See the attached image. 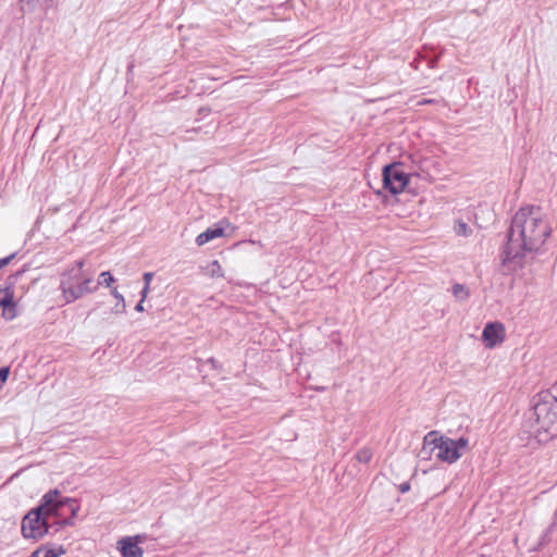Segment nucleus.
<instances>
[{"label":"nucleus","mask_w":557,"mask_h":557,"mask_svg":"<svg viewBox=\"0 0 557 557\" xmlns=\"http://www.w3.org/2000/svg\"><path fill=\"white\" fill-rule=\"evenodd\" d=\"M78 506L71 498H62L57 490L49 491L42 496L41 504L32 509L22 520L21 532L25 539L39 540L48 533V519L51 516L66 520L69 512L74 518Z\"/></svg>","instance_id":"1"},{"label":"nucleus","mask_w":557,"mask_h":557,"mask_svg":"<svg viewBox=\"0 0 557 557\" xmlns=\"http://www.w3.org/2000/svg\"><path fill=\"white\" fill-rule=\"evenodd\" d=\"M550 234V228L544 220L539 207L529 206L520 208L513 218L511 235H518L524 250H536Z\"/></svg>","instance_id":"2"},{"label":"nucleus","mask_w":557,"mask_h":557,"mask_svg":"<svg viewBox=\"0 0 557 557\" xmlns=\"http://www.w3.org/2000/svg\"><path fill=\"white\" fill-rule=\"evenodd\" d=\"M469 449V440L459 437L454 440L442 435L438 431H431L423 437L422 453L442 462L451 465L457 462L463 454Z\"/></svg>","instance_id":"3"},{"label":"nucleus","mask_w":557,"mask_h":557,"mask_svg":"<svg viewBox=\"0 0 557 557\" xmlns=\"http://www.w3.org/2000/svg\"><path fill=\"white\" fill-rule=\"evenodd\" d=\"M529 431L539 443H547L557 434V399H539L529 418Z\"/></svg>","instance_id":"4"},{"label":"nucleus","mask_w":557,"mask_h":557,"mask_svg":"<svg viewBox=\"0 0 557 557\" xmlns=\"http://www.w3.org/2000/svg\"><path fill=\"white\" fill-rule=\"evenodd\" d=\"M60 288L66 304H71L86 294L97 292L92 273L84 270L83 260L75 262L62 274Z\"/></svg>","instance_id":"5"},{"label":"nucleus","mask_w":557,"mask_h":557,"mask_svg":"<svg viewBox=\"0 0 557 557\" xmlns=\"http://www.w3.org/2000/svg\"><path fill=\"white\" fill-rule=\"evenodd\" d=\"M383 187L393 195L401 194L410 182L399 163L385 165L382 172Z\"/></svg>","instance_id":"6"},{"label":"nucleus","mask_w":557,"mask_h":557,"mask_svg":"<svg viewBox=\"0 0 557 557\" xmlns=\"http://www.w3.org/2000/svg\"><path fill=\"white\" fill-rule=\"evenodd\" d=\"M506 338V329L500 322L487 323L482 332V339L485 347L494 348L502 344Z\"/></svg>","instance_id":"7"},{"label":"nucleus","mask_w":557,"mask_h":557,"mask_svg":"<svg viewBox=\"0 0 557 557\" xmlns=\"http://www.w3.org/2000/svg\"><path fill=\"white\" fill-rule=\"evenodd\" d=\"M0 307L2 308V317L5 320H13L16 318L17 311L13 286L0 287Z\"/></svg>","instance_id":"8"},{"label":"nucleus","mask_w":557,"mask_h":557,"mask_svg":"<svg viewBox=\"0 0 557 557\" xmlns=\"http://www.w3.org/2000/svg\"><path fill=\"white\" fill-rule=\"evenodd\" d=\"M223 225L230 226L231 223L227 220H222L214 227L207 228L205 232L197 235L196 244L199 247H201V246L206 245L207 243H209L210 240L225 236V230H224Z\"/></svg>","instance_id":"9"},{"label":"nucleus","mask_w":557,"mask_h":557,"mask_svg":"<svg viewBox=\"0 0 557 557\" xmlns=\"http://www.w3.org/2000/svg\"><path fill=\"white\" fill-rule=\"evenodd\" d=\"M119 548L124 557H141L144 553L143 548L138 546V542L132 537L119 541Z\"/></svg>","instance_id":"10"},{"label":"nucleus","mask_w":557,"mask_h":557,"mask_svg":"<svg viewBox=\"0 0 557 557\" xmlns=\"http://www.w3.org/2000/svg\"><path fill=\"white\" fill-rule=\"evenodd\" d=\"M65 550L62 547H48V546H40L38 549L33 552V554L29 557H60L63 555Z\"/></svg>","instance_id":"11"},{"label":"nucleus","mask_w":557,"mask_h":557,"mask_svg":"<svg viewBox=\"0 0 557 557\" xmlns=\"http://www.w3.org/2000/svg\"><path fill=\"white\" fill-rule=\"evenodd\" d=\"M207 274H209L211 277H223V269L222 265L218 260H213L210 262L207 267Z\"/></svg>","instance_id":"12"},{"label":"nucleus","mask_w":557,"mask_h":557,"mask_svg":"<svg viewBox=\"0 0 557 557\" xmlns=\"http://www.w3.org/2000/svg\"><path fill=\"white\" fill-rule=\"evenodd\" d=\"M453 294L456 298L467 299L469 297V290L462 284H454L453 285Z\"/></svg>","instance_id":"13"},{"label":"nucleus","mask_w":557,"mask_h":557,"mask_svg":"<svg viewBox=\"0 0 557 557\" xmlns=\"http://www.w3.org/2000/svg\"><path fill=\"white\" fill-rule=\"evenodd\" d=\"M114 282V277L109 271H103L99 275L98 283L96 284L97 287L99 285H106L107 287H110Z\"/></svg>","instance_id":"14"},{"label":"nucleus","mask_w":557,"mask_h":557,"mask_svg":"<svg viewBox=\"0 0 557 557\" xmlns=\"http://www.w3.org/2000/svg\"><path fill=\"white\" fill-rule=\"evenodd\" d=\"M372 456H373V454H372V450L370 448H362V449L357 451L356 459L359 462L368 463L372 459Z\"/></svg>","instance_id":"15"},{"label":"nucleus","mask_w":557,"mask_h":557,"mask_svg":"<svg viewBox=\"0 0 557 557\" xmlns=\"http://www.w3.org/2000/svg\"><path fill=\"white\" fill-rule=\"evenodd\" d=\"M456 233L461 236H467L471 233L470 227L467 225V223L459 221L455 227Z\"/></svg>","instance_id":"16"},{"label":"nucleus","mask_w":557,"mask_h":557,"mask_svg":"<svg viewBox=\"0 0 557 557\" xmlns=\"http://www.w3.org/2000/svg\"><path fill=\"white\" fill-rule=\"evenodd\" d=\"M10 374L9 368H0V388L7 382Z\"/></svg>","instance_id":"17"},{"label":"nucleus","mask_w":557,"mask_h":557,"mask_svg":"<svg viewBox=\"0 0 557 557\" xmlns=\"http://www.w3.org/2000/svg\"><path fill=\"white\" fill-rule=\"evenodd\" d=\"M111 295H112L115 299H117L119 301H121L122 304H124V297H123V295H122V294H120V293L117 292V289H116V288H112V289H111ZM124 307H125V305H123V308H124Z\"/></svg>","instance_id":"18"},{"label":"nucleus","mask_w":557,"mask_h":557,"mask_svg":"<svg viewBox=\"0 0 557 557\" xmlns=\"http://www.w3.org/2000/svg\"><path fill=\"white\" fill-rule=\"evenodd\" d=\"M13 258H14V255H11L9 257L0 259V270L2 268L7 267Z\"/></svg>","instance_id":"19"},{"label":"nucleus","mask_w":557,"mask_h":557,"mask_svg":"<svg viewBox=\"0 0 557 557\" xmlns=\"http://www.w3.org/2000/svg\"><path fill=\"white\" fill-rule=\"evenodd\" d=\"M153 274L151 272H146L144 274L145 285H150Z\"/></svg>","instance_id":"20"},{"label":"nucleus","mask_w":557,"mask_h":557,"mask_svg":"<svg viewBox=\"0 0 557 557\" xmlns=\"http://www.w3.org/2000/svg\"><path fill=\"white\" fill-rule=\"evenodd\" d=\"M150 292V285H145L141 290V299L145 300Z\"/></svg>","instance_id":"21"},{"label":"nucleus","mask_w":557,"mask_h":557,"mask_svg":"<svg viewBox=\"0 0 557 557\" xmlns=\"http://www.w3.org/2000/svg\"><path fill=\"white\" fill-rule=\"evenodd\" d=\"M144 301L143 299H140V301L136 305L135 309L138 311V312H141L144 311Z\"/></svg>","instance_id":"22"},{"label":"nucleus","mask_w":557,"mask_h":557,"mask_svg":"<svg viewBox=\"0 0 557 557\" xmlns=\"http://www.w3.org/2000/svg\"><path fill=\"white\" fill-rule=\"evenodd\" d=\"M408 490H409V484H408V483H406V484H401V485H400V492L405 493V492H407Z\"/></svg>","instance_id":"23"}]
</instances>
